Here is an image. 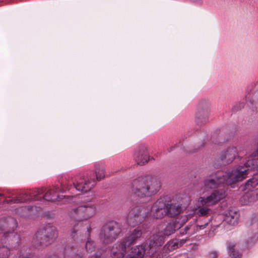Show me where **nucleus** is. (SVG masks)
<instances>
[{
    "instance_id": "36",
    "label": "nucleus",
    "mask_w": 258,
    "mask_h": 258,
    "mask_svg": "<svg viewBox=\"0 0 258 258\" xmlns=\"http://www.w3.org/2000/svg\"><path fill=\"white\" fill-rule=\"evenodd\" d=\"M49 258H58L57 256L56 255H51Z\"/></svg>"
},
{
    "instance_id": "2",
    "label": "nucleus",
    "mask_w": 258,
    "mask_h": 258,
    "mask_svg": "<svg viewBox=\"0 0 258 258\" xmlns=\"http://www.w3.org/2000/svg\"><path fill=\"white\" fill-rule=\"evenodd\" d=\"M245 170H232L225 172L219 170L210 174L204 181V185L207 188L215 189L225 185L232 184L243 180Z\"/></svg>"
},
{
    "instance_id": "38",
    "label": "nucleus",
    "mask_w": 258,
    "mask_h": 258,
    "mask_svg": "<svg viewBox=\"0 0 258 258\" xmlns=\"http://www.w3.org/2000/svg\"><path fill=\"white\" fill-rule=\"evenodd\" d=\"M3 196V194H0V197H2V196Z\"/></svg>"
},
{
    "instance_id": "3",
    "label": "nucleus",
    "mask_w": 258,
    "mask_h": 258,
    "mask_svg": "<svg viewBox=\"0 0 258 258\" xmlns=\"http://www.w3.org/2000/svg\"><path fill=\"white\" fill-rule=\"evenodd\" d=\"M159 179L154 176L139 177L131 185L132 194L139 198L150 197L157 193L161 188Z\"/></svg>"
},
{
    "instance_id": "28",
    "label": "nucleus",
    "mask_w": 258,
    "mask_h": 258,
    "mask_svg": "<svg viewBox=\"0 0 258 258\" xmlns=\"http://www.w3.org/2000/svg\"><path fill=\"white\" fill-rule=\"evenodd\" d=\"M33 208L32 206L22 207L17 209V212L21 217H27L31 215Z\"/></svg>"
},
{
    "instance_id": "25",
    "label": "nucleus",
    "mask_w": 258,
    "mask_h": 258,
    "mask_svg": "<svg viewBox=\"0 0 258 258\" xmlns=\"http://www.w3.org/2000/svg\"><path fill=\"white\" fill-rule=\"evenodd\" d=\"M246 102L252 106L254 105L255 108H258V90L253 93H248L246 96Z\"/></svg>"
},
{
    "instance_id": "27",
    "label": "nucleus",
    "mask_w": 258,
    "mask_h": 258,
    "mask_svg": "<svg viewBox=\"0 0 258 258\" xmlns=\"http://www.w3.org/2000/svg\"><path fill=\"white\" fill-rule=\"evenodd\" d=\"M213 211L209 207L207 206H200L198 210L197 211V215L199 216L205 217V216H211L212 215Z\"/></svg>"
},
{
    "instance_id": "18",
    "label": "nucleus",
    "mask_w": 258,
    "mask_h": 258,
    "mask_svg": "<svg viewBox=\"0 0 258 258\" xmlns=\"http://www.w3.org/2000/svg\"><path fill=\"white\" fill-rule=\"evenodd\" d=\"M146 250V246L144 244L132 247L124 258H143Z\"/></svg>"
},
{
    "instance_id": "1",
    "label": "nucleus",
    "mask_w": 258,
    "mask_h": 258,
    "mask_svg": "<svg viewBox=\"0 0 258 258\" xmlns=\"http://www.w3.org/2000/svg\"><path fill=\"white\" fill-rule=\"evenodd\" d=\"M61 188L54 186L48 189L44 195H43L46 189L44 188L32 190L31 192H22L16 195V197L11 200H6L5 203L8 204H18L26 202L30 200L39 201L42 199L47 201L54 202L61 199L58 193L64 192L70 188L68 184L64 185L61 183Z\"/></svg>"
},
{
    "instance_id": "34",
    "label": "nucleus",
    "mask_w": 258,
    "mask_h": 258,
    "mask_svg": "<svg viewBox=\"0 0 258 258\" xmlns=\"http://www.w3.org/2000/svg\"><path fill=\"white\" fill-rule=\"evenodd\" d=\"M211 217L208 219V221L205 223L204 224H201V225H197V229H200V230H202V229H205L207 226L208 225V224L210 223V222L211 221Z\"/></svg>"
},
{
    "instance_id": "29",
    "label": "nucleus",
    "mask_w": 258,
    "mask_h": 258,
    "mask_svg": "<svg viewBox=\"0 0 258 258\" xmlns=\"http://www.w3.org/2000/svg\"><path fill=\"white\" fill-rule=\"evenodd\" d=\"M228 249L230 255L232 258H240V254L235 249V244L234 243H228Z\"/></svg>"
},
{
    "instance_id": "7",
    "label": "nucleus",
    "mask_w": 258,
    "mask_h": 258,
    "mask_svg": "<svg viewBox=\"0 0 258 258\" xmlns=\"http://www.w3.org/2000/svg\"><path fill=\"white\" fill-rule=\"evenodd\" d=\"M57 237L58 231L56 227L48 225L36 232L33 237L32 244L36 248H39L51 244Z\"/></svg>"
},
{
    "instance_id": "33",
    "label": "nucleus",
    "mask_w": 258,
    "mask_h": 258,
    "mask_svg": "<svg viewBox=\"0 0 258 258\" xmlns=\"http://www.w3.org/2000/svg\"><path fill=\"white\" fill-rule=\"evenodd\" d=\"M218 256V252L215 250L211 251L208 254V258H217Z\"/></svg>"
},
{
    "instance_id": "37",
    "label": "nucleus",
    "mask_w": 258,
    "mask_h": 258,
    "mask_svg": "<svg viewBox=\"0 0 258 258\" xmlns=\"http://www.w3.org/2000/svg\"><path fill=\"white\" fill-rule=\"evenodd\" d=\"M172 148H173V147H171V148L170 150H169V152H170V151L172 150Z\"/></svg>"
},
{
    "instance_id": "39",
    "label": "nucleus",
    "mask_w": 258,
    "mask_h": 258,
    "mask_svg": "<svg viewBox=\"0 0 258 258\" xmlns=\"http://www.w3.org/2000/svg\"><path fill=\"white\" fill-rule=\"evenodd\" d=\"M184 219H186V217H184Z\"/></svg>"
},
{
    "instance_id": "16",
    "label": "nucleus",
    "mask_w": 258,
    "mask_h": 258,
    "mask_svg": "<svg viewBox=\"0 0 258 258\" xmlns=\"http://www.w3.org/2000/svg\"><path fill=\"white\" fill-rule=\"evenodd\" d=\"M237 154V150L235 147H229L221 153L219 159L222 165H226L231 163Z\"/></svg>"
},
{
    "instance_id": "10",
    "label": "nucleus",
    "mask_w": 258,
    "mask_h": 258,
    "mask_svg": "<svg viewBox=\"0 0 258 258\" xmlns=\"http://www.w3.org/2000/svg\"><path fill=\"white\" fill-rule=\"evenodd\" d=\"M149 209L145 206H137L129 212L126 222L131 226H136L145 221L148 216Z\"/></svg>"
},
{
    "instance_id": "32",
    "label": "nucleus",
    "mask_w": 258,
    "mask_h": 258,
    "mask_svg": "<svg viewBox=\"0 0 258 258\" xmlns=\"http://www.w3.org/2000/svg\"><path fill=\"white\" fill-rule=\"evenodd\" d=\"M244 106V104L243 102H239L236 104L232 108L233 111H237L241 110Z\"/></svg>"
},
{
    "instance_id": "26",
    "label": "nucleus",
    "mask_w": 258,
    "mask_h": 258,
    "mask_svg": "<svg viewBox=\"0 0 258 258\" xmlns=\"http://www.w3.org/2000/svg\"><path fill=\"white\" fill-rule=\"evenodd\" d=\"M258 185V175H256L249 179L245 184V189L248 191H253Z\"/></svg>"
},
{
    "instance_id": "12",
    "label": "nucleus",
    "mask_w": 258,
    "mask_h": 258,
    "mask_svg": "<svg viewBox=\"0 0 258 258\" xmlns=\"http://www.w3.org/2000/svg\"><path fill=\"white\" fill-rule=\"evenodd\" d=\"M186 241L185 239H173L169 241L163 247L162 250L156 252L154 254L153 258H169L167 251H172L181 246Z\"/></svg>"
},
{
    "instance_id": "21",
    "label": "nucleus",
    "mask_w": 258,
    "mask_h": 258,
    "mask_svg": "<svg viewBox=\"0 0 258 258\" xmlns=\"http://www.w3.org/2000/svg\"><path fill=\"white\" fill-rule=\"evenodd\" d=\"M85 255V250L83 248L78 249L77 251L74 247L67 246L64 249V256L65 258H82Z\"/></svg>"
},
{
    "instance_id": "22",
    "label": "nucleus",
    "mask_w": 258,
    "mask_h": 258,
    "mask_svg": "<svg viewBox=\"0 0 258 258\" xmlns=\"http://www.w3.org/2000/svg\"><path fill=\"white\" fill-rule=\"evenodd\" d=\"M181 226V225L176 220H171L161 233L165 237L168 236L174 233L176 230L180 229Z\"/></svg>"
},
{
    "instance_id": "30",
    "label": "nucleus",
    "mask_w": 258,
    "mask_h": 258,
    "mask_svg": "<svg viewBox=\"0 0 258 258\" xmlns=\"http://www.w3.org/2000/svg\"><path fill=\"white\" fill-rule=\"evenodd\" d=\"M10 254V249L7 246L0 247V258H8Z\"/></svg>"
},
{
    "instance_id": "13",
    "label": "nucleus",
    "mask_w": 258,
    "mask_h": 258,
    "mask_svg": "<svg viewBox=\"0 0 258 258\" xmlns=\"http://www.w3.org/2000/svg\"><path fill=\"white\" fill-rule=\"evenodd\" d=\"M152 159L154 158L150 157L148 149L145 145L140 146L134 154V160L139 165H144Z\"/></svg>"
},
{
    "instance_id": "11",
    "label": "nucleus",
    "mask_w": 258,
    "mask_h": 258,
    "mask_svg": "<svg viewBox=\"0 0 258 258\" xmlns=\"http://www.w3.org/2000/svg\"><path fill=\"white\" fill-rule=\"evenodd\" d=\"M225 195L224 189L215 190L210 195L200 197L198 200L199 204L200 206H207L210 207L218 203Z\"/></svg>"
},
{
    "instance_id": "19",
    "label": "nucleus",
    "mask_w": 258,
    "mask_h": 258,
    "mask_svg": "<svg viewBox=\"0 0 258 258\" xmlns=\"http://www.w3.org/2000/svg\"><path fill=\"white\" fill-rule=\"evenodd\" d=\"M142 231L138 227L134 230L130 231L127 235L122 240L129 247L130 245L135 242L142 236Z\"/></svg>"
},
{
    "instance_id": "24",
    "label": "nucleus",
    "mask_w": 258,
    "mask_h": 258,
    "mask_svg": "<svg viewBox=\"0 0 258 258\" xmlns=\"http://www.w3.org/2000/svg\"><path fill=\"white\" fill-rule=\"evenodd\" d=\"M4 236L6 239V242L11 247H15L19 245L21 241L20 235L17 233L12 232L9 234L4 235Z\"/></svg>"
},
{
    "instance_id": "23",
    "label": "nucleus",
    "mask_w": 258,
    "mask_h": 258,
    "mask_svg": "<svg viewBox=\"0 0 258 258\" xmlns=\"http://www.w3.org/2000/svg\"><path fill=\"white\" fill-rule=\"evenodd\" d=\"M239 217V213L237 211L231 209L226 212L224 220L229 225H235L238 224Z\"/></svg>"
},
{
    "instance_id": "35",
    "label": "nucleus",
    "mask_w": 258,
    "mask_h": 258,
    "mask_svg": "<svg viewBox=\"0 0 258 258\" xmlns=\"http://www.w3.org/2000/svg\"><path fill=\"white\" fill-rule=\"evenodd\" d=\"M18 254L19 255V258H30V254L24 255L22 250L19 251Z\"/></svg>"
},
{
    "instance_id": "5",
    "label": "nucleus",
    "mask_w": 258,
    "mask_h": 258,
    "mask_svg": "<svg viewBox=\"0 0 258 258\" xmlns=\"http://www.w3.org/2000/svg\"><path fill=\"white\" fill-rule=\"evenodd\" d=\"M105 177L104 165L96 164L95 171H90L86 174V177L80 175L79 179L73 183V187L77 190L83 192L90 191L95 185L96 181H100Z\"/></svg>"
},
{
    "instance_id": "15",
    "label": "nucleus",
    "mask_w": 258,
    "mask_h": 258,
    "mask_svg": "<svg viewBox=\"0 0 258 258\" xmlns=\"http://www.w3.org/2000/svg\"><path fill=\"white\" fill-rule=\"evenodd\" d=\"M17 220L11 217L0 219V233L4 235L14 232L17 227Z\"/></svg>"
},
{
    "instance_id": "4",
    "label": "nucleus",
    "mask_w": 258,
    "mask_h": 258,
    "mask_svg": "<svg viewBox=\"0 0 258 258\" xmlns=\"http://www.w3.org/2000/svg\"><path fill=\"white\" fill-rule=\"evenodd\" d=\"M181 206L172 203L167 196L161 197L154 203L151 212L156 219L162 218L165 216L172 218L181 212Z\"/></svg>"
},
{
    "instance_id": "17",
    "label": "nucleus",
    "mask_w": 258,
    "mask_h": 258,
    "mask_svg": "<svg viewBox=\"0 0 258 258\" xmlns=\"http://www.w3.org/2000/svg\"><path fill=\"white\" fill-rule=\"evenodd\" d=\"M127 245L122 240L120 242L115 243L110 251V255L113 258H123L126 253Z\"/></svg>"
},
{
    "instance_id": "9",
    "label": "nucleus",
    "mask_w": 258,
    "mask_h": 258,
    "mask_svg": "<svg viewBox=\"0 0 258 258\" xmlns=\"http://www.w3.org/2000/svg\"><path fill=\"white\" fill-rule=\"evenodd\" d=\"M96 213V207L92 203H85L76 208L72 209L69 213L72 219L80 222L87 220L93 217ZM78 223V222L77 223Z\"/></svg>"
},
{
    "instance_id": "14",
    "label": "nucleus",
    "mask_w": 258,
    "mask_h": 258,
    "mask_svg": "<svg viewBox=\"0 0 258 258\" xmlns=\"http://www.w3.org/2000/svg\"><path fill=\"white\" fill-rule=\"evenodd\" d=\"M209 114L208 104L206 103H200L196 114V123L199 125L206 124L208 121Z\"/></svg>"
},
{
    "instance_id": "6",
    "label": "nucleus",
    "mask_w": 258,
    "mask_h": 258,
    "mask_svg": "<svg viewBox=\"0 0 258 258\" xmlns=\"http://www.w3.org/2000/svg\"><path fill=\"white\" fill-rule=\"evenodd\" d=\"M92 228L90 225L84 227L82 223L73 224L70 231V235L74 240L79 241L87 238L85 247L81 248L85 250V254L91 253L95 250V243L90 238Z\"/></svg>"
},
{
    "instance_id": "20",
    "label": "nucleus",
    "mask_w": 258,
    "mask_h": 258,
    "mask_svg": "<svg viewBox=\"0 0 258 258\" xmlns=\"http://www.w3.org/2000/svg\"><path fill=\"white\" fill-rule=\"evenodd\" d=\"M165 237L161 233L153 235L149 239V247L150 249L153 251V249H157V247L163 244L165 241Z\"/></svg>"
},
{
    "instance_id": "8",
    "label": "nucleus",
    "mask_w": 258,
    "mask_h": 258,
    "mask_svg": "<svg viewBox=\"0 0 258 258\" xmlns=\"http://www.w3.org/2000/svg\"><path fill=\"white\" fill-rule=\"evenodd\" d=\"M121 226L118 222L111 221L105 224L101 228L99 239L103 244L113 242L121 232Z\"/></svg>"
},
{
    "instance_id": "31",
    "label": "nucleus",
    "mask_w": 258,
    "mask_h": 258,
    "mask_svg": "<svg viewBox=\"0 0 258 258\" xmlns=\"http://www.w3.org/2000/svg\"><path fill=\"white\" fill-rule=\"evenodd\" d=\"M192 225H188L184 229L180 230V233L181 235L189 234L190 233L189 232ZM192 234L191 233V234Z\"/></svg>"
}]
</instances>
